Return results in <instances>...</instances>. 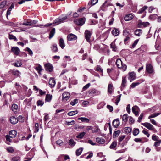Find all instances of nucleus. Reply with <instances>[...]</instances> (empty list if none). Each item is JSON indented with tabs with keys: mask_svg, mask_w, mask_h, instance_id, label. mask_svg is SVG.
<instances>
[{
	"mask_svg": "<svg viewBox=\"0 0 161 161\" xmlns=\"http://www.w3.org/2000/svg\"><path fill=\"white\" fill-rule=\"evenodd\" d=\"M9 135L11 138H14L16 137L17 132L15 130H12L9 132Z\"/></svg>",
	"mask_w": 161,
	"mask_h": 161,
	"instance_id": "19",
	"label": "nucleus"
},
{
	"mask_svg": "<svg viewBox=\"0 0 161 161\" xmlns=\"http://www.w3.org/2000/svg\"><path fill=\"white\" fill-rule=\"evenodd\" d=\"M133 15L129 14L125 15L124 18V19L125 21H128L131 20L133 18Z\"/></svg>",
	"mask_w": 161,
	"mask_h": 161,
	"instance_id": "18",
	"label": "nucleus"
},
{
	"mask_svg": "<svg viewBox=\"0 0 161 161\" xmlns=\"http://www.w3.org/2000/svg\"><path fill=\"white\" fill-rule=\"evenodd\" d=\"M59 45L62 49H63L65 47V44L63 39L62 38H60L59 41Z\"/></svg>",
	"mask_w": 161,
	"mask_h": 161,
	"instance_id": "26",
	"label": "nucleus"
},
{
	"mask_svg": "<svg viewBox=\"0 0 161 161\" xmlns=\"http://www.w3.org/2000/svg\"><path fill=\"white\" fill-rule=\"evenodd\" d=\"M51 49L53 52H57L58 51L57 45L56 44H53L51 47Z\"/></svg>",
	"mask_w": 161,
	"mask_h": 161,
	"instance_id": "21",
	"label": "nucleus"
},
{
	"mask_svg": "<svg viewBox=\"0 0 161 161\" xmlns=\"http://www.w3.org/2000/svg\"><path fill=\"white\" fill-rule=\"evenodd\" d=\"M128 119V115L127 114H124L122 117V120L124 122H126Z\"/></svg>",
	"mask_w": 161,
	"mask_h": 161,
	"instance_id": "46",
	"label": "nucleus"
},
{
	"mask_svg": "<svg viewBox=\"0 0 161 161\" xmlns=\"http://www.w3.org/2000/svg\"><path fill=\"white\" fill-rule=\"evenodd\" d=\"M11 50L16 55H18L20 52L19 48L16 47H12Z\"/></svg>",
	"mask_w": 161,
	"mask_h": 161,
	"instance_id": "11",
	"label": "nucleus"
},
{
	"mask_svg": "<svg viewBox=\"0 0 161 161\" xmlns=\"http://www.w3.org/2000/svg\"><path fill=\"white\" fill-rule=\"evenodd\" d=\"M56 84L55 80L53 78H50L49 82V84L51 88L53 87Z\"/></svg>",
	"mask_w": 161,
	"mask_h": 161,
	"instance_id": "16",
	"label": "nucleus"
},
{
	"mask_svg": "<svg viewBox=\"0 0 161 161\" xmlns=\"http://www.w3.org/2000/svg\"><path fill=\"white\" fill-rule=\"evenodd\" d=\"M110 5H111V4L109 3H108L107 1H106L103 4L102 7L104 8H106L107 7Z\"/></svg>",
	"mask_w": 161,
	"mask_h": 161,
	"instance_id": "52",
	"label": "nucleus"
},
{
	"mask_svg": "<svg viewBox=\"0 0 161 161\" xmlns=\"http://www.w3.org/2000/svg\"><path fill=\"white\" fill-rule=\"evenodd\" d=\"M23 25H31V20H28L27 22L24 21L23 23Z\"/></svg>",
	"mask_w": 161,
	"mask_h": 161,
	"instance_id": "49",
	"label": "nucleus"
},
{
	"mask_svg": "<svg viewBox=\"0 0 161 161\" xmlns=\"http://www.w3.org/2000/svg\"><path fill=\"white\" fill-rule=\"evenodd\" d=\"M125 136V135H122L120 136L118 139L119 144H120V142L124 139Z\"/></svg>",
	"mask_w": 161,
	"mask_h": 161,
	"instance_id": "55",
	"label": "nucleus"
},
{
	"mask_svg": "<svg viewBox=\"0 0 161 161\" xmlns=\"http://www.w3.org/2000/svg\"><path fill=\"white\" fill-rule=\"evenodd\" d=\"M123 35L125 37L124 39L125 43H126L127 41H129L131 36V35L129 31L126 30H124L123 31Z\"/></svg>",
	"mask_w": 161,
	"mask_h": 161,
	"instance_id": "2",
	"label": "nucleus"
},
{
	"mask_svg": "<svg viewBox=\"0 0 161 161\" xmlns=\"http://www.w3.org/2000/svg\"><path fill=\"white\" fill-rule=\"evenodd\" d=\"M119 119H116L114 120L113 122V126L115 127H117L119 125Z\"/></svg>",
	"mask_w": 161,
	"mask_h": 161,
	"instance_id": "20",
	"label": "nucleus"
},
{
	"mask_svg": "<svg viewBox=\"0 0 161 161\" xmlns=\"http://www.w3.org/2000/svg\"><path fill=\"white\" fill-rule=\"evenodd\" d=\"M161 143V140L158 139L157 141H156L154 144V146L157 147L160 145Z\"/></svg>",
	"mask_w": 161,
	"mask_h": 161,
	"instance_id": "43",
	"label": "nucleus"
},
{
	"mask_svg": "<svg viewBox=\"0 0 161 161\" xmlns=\"http://www.w3.org/2000/svg\"><path fill=\"white\" fill-rule=\"evenodd\" d=\"M105 105V103L103 102L100 103L97 106V109H100L102 108Z\"/></svg>",
	"mask_w": 161,
	"mask_h": 161,
	"instance_id": "45",
	"label": "nucleus"
},
{
	"mask_svg": "<svg viewBox=\"0 0 161 161\" xmlns=\"http://www.w3.org/2000/svg\"><path fill=\"white\" fill-rule=\"evenodd\" d=\"M7 149L8 152L10 153H12L14 151L13 147H8Z\"/></svg>",
	"mask_w": 161,
	"mask_h": 161,
	"instance_id": "63",
	"label": "nucleus"
},
{
	"mask_svg": "<svg viewBox=\"0 0 161 161\" xmlns=\"http://www.w3.org/2000/svg\"><path fill=\"white\" fill-rule=\"evenodd\" d=\"M12 73L13 75L17 77L19 76V75L21 74V73L18 70H13L12 71Z\"/></svg>",
	"mask_w": 161,
	"mask_h": 161,
	"instance_id": "31",
	"label": "nucleus"
},
{
	"mask_svg": "<svg viewBox=\"0 0 161 161\" xmlns=\"http://www.w3.org/2000/svg\"><path fill=\"white\" fill-rule=\"evenodd\" d=\"M139 132V130L138 129H135L133 131V135L134 136L137 135Z\"/></svg>",
	"mask_w": 161,
	"mask_h": 161,
	"instance_id": "48",
	"label": "nucleus"
},
{
	"mask_svg": "<svg viewBox=\"0 0 161 161\" xmlns=\"http://www.w3.org/2000/svg\"><path fill=\"white\" fill-rule=\"evenodd\" d=\"M55 28H53L51 30L49 33V38L50 39L51 38L54 36L55 33Z\"/></svg>",
	"mask_w": 161,
	"mask_h": 161,
	"instance_id": "27",
	"label": "nucleus"
},
{
	"mask_svg": "<svg viewBox=\"0 0 161 161\" xmlns=\"http://www.w3.org/2000/svg\"><path fill=\"white\" fill-rule=\"evenodd\" d=\"M158 137L157 136L153 134L152 136V139L154 141H157L159 139Z\"/></svg>",
	"mask_w": 161,
	"mask_h": 161,
	"instance_id": "60",
	"label": "nucleus"
},
{
	"mask_svg": "<svg viewBox=\"0 0 161 161\" xmlns=\"http://www.w3.org/2000/svg\"><path fill=\"white\" fill-rule=\"evenodd\" d=\"M37 104L38 106H42L44 104V102L42 101V100H39L37 101Z\"/></svg>",
	"mask_w": 161,
	"mask_h": 161,
	"instance_id": "54",
	"label": "nucleus"
},
{
	"mask_svg": "<svg viewBox=\"0 0 161 161\" xmlns=\"http://www.w3.org/2000/svg\"><path fill=\"white\" fill-rule=\"evenodd\" d=\"M83 148H80L77 149L76 151V154L77 156H79L80 155L82 151Z\"/></svg>",
	"mask_w": 161,
	"mask_h": 161,
	"instance_id": "35",
	"label": "nucleus"
},
{
	"mask_svg": "<svg viewBox=\"0 0 161 161\" xmlns=\"http://www.w3.org/2000/svg\"><path fill=\"white\" fill-rule=\"evenodd\" d=\"M7 2L6 1H3L0 3V9L3 8L4 6L6 5Z\"/></svg>",
	"mask_w": 161,
	"mask_h": 161,
	"instance_id": "47",
	"label": "nucleus"
},
{
	"mask_svg": "<svg viewBox=\"0 0 161 161\" xmlns=\"http://www.w3.org/2000/svg\"><path fill=\"white\" fill-rule=\"evenodd\" d=\"M86 134V133L84 132H82L76 136V138L79 139H82V138L85 134Z\"/></svg>",
	"mask_w": 161,
	"mask_h": 161,
	"instance_id": "34",
	"label": "nucleus"
},
{
	"mask_svg": "<svg viewBox=\"0 0 161 161\" xmlns=\"http://www.w3.org/2000/svg\"><path fill=\"white\" fill-rule=\"evenodd\" d=\"M112 33L113 35L116 36L119 35V31L118 29L114 28L113 29Z\"/></svg>",
	"mask_w": 161,
	"mask_h": 161,
	"instance_id": "22",
	"label": "nucleus"
},
{
	"mask_svg": "<svg viewBox=\"0 0 161 161\" xmlns=\"http://www.w3.org/2000/svg\"><path fill=\"white\" fill-rule=\"evenodd\" d=\"M20 158L19 157H14L12 159V161H19Z\"/></svg>",
	"mask_w": 161,
	"mask_h": 161,
	"instance_id": "64",
	"label": "nucleus"
},
{
	"mask_svg": "<svg viewBox=\"0 0 161 161\" xmlns=\"http://www.w3.org/2000/svg\"><path fill=\"white\" fill-rule=\"evenodd\" d=\"M78 119L80 120L82 122L89 123V120L88 119L85 117L79 118H78Z\"/></svg>",
	"mask_w": 161,
	"mask_h": 161,
	"instance_id": "28",
	"label": "nucleus"
},
{
	"mask_svg": "<svg viewBox=\"0 0 161 161\" xmlns=\"http://www.w3.org/2000/svg\"><path fill=\"white\" fill-rule=\"evenodd\" d=\"M135 35L137 36H140L142 34V32L141 29H136L134 32Z\"/></svg>",
	"mask_w": 161,
	"mask_h": 161,
	"instance_id": "23",
	"label": "nucleus"
},
{
	"mask_svg": "<svg viewBox=\"0 0 161 161\" xmlns=\"http://www.w3.org/2000/svg\"><path fill=\"white\" fill-rule=\"evenodd\" d=\"M96 140L97 143L101 144H103L105 142L104 140L102 138L97 137L96 138Z\"/></svg>",
	"mask_w": 161,
	"mask_h": 161,
	"instance_id": "24",
	"label": "nucleus"
},
{
	"mask_svg": "<svg viewBox=\"0 0 161 161\" xmlns=\"http://www.w3.org/2000/svg\"><path fill=\"white\" fill-rule=\"evenodd\" d=\"M90 94L94 95H99L100 94V92L95 89H93L89 91Z\"/></svg>",
	"mask_w": 161,
	"mask_h": 161,
	"instance_id": "9",
	"label": "nucleus"
},
{
	"mask_svg": "<svg viewBox=\"0 0 161 161\" xmlns=\"http://www.w3.org/2000/svg\"><path fill=\"white\" fill-rule=\"evenodd\" d=\"M131 128L130 127H127L125 128V131L127 134H129L131 131Z\"/></svg>",
	"mask_w": 161,
	"mask_h": 161,
	"instance_id": "44",
	"label": "nucleus"
},
{
	"mask_svg": "<svg viewBox=\"0 0 161 161\" xmlns=\"http://www.w3.org/2000/svg\"><path fill=\"white\" fill-rule=\"evenodd\" d=\"M120 131L119 130H118L115 131L113 134V138H116L120 134Z\"/></svg>",
	"mask_w": 161,
	"mask_h": 161,
	"instance_id": "40",
	"label": "nucleus"
},
{
	"mask_svg": "<svg viewBox=\"0 0 161 161\" xmlns=\"http://www.w3.org/2000/svg\"><path fill=\"white\" fill-rule=\"evenodd\" d=\"M132 111L136 116L138 115L139 108L136 106H135L132 108Z\"/></svg>",
	"mask_w": 161,
	"mask_h": 161,
	"instance_id": "14",
	"label": "nucleus"
},
{
	"mask_svg": "<svg viewBox=\"0 0 161 161\" xmlns=\"http://www.w3.org/2000/svg\"><path fill=\"white\" fill-rule=\"evenodd\" d=\"M70 97V93L68 92H65L62 94V100L63 101H67Z\"/></svg>",
	"mask_w": 161,
	"mask_h": 161,
	"instance_id": "5",
	"label": "nucleus"
},
{
	"mask_svg": "<svg viewBox=\"0 0 161 161\" xmlns=\"http://www.w3.org/2000/svg\"><path fill=\"white\" fill-rule=\"evenodd\" d=\"M142 133L146 135L147 137H149L150 136V134L148 133V130H144L142 131Z\"/></svg>",
	"mask_w": 161,
	"mask_h": 161,
	"instance_id": "58",
	"label": "nucleus"
},
{
	"mask_svg": "<svg viewBox=\"0 0 161 161\" xmlns=\"http://www.w3.org/2000/svg\"><path fill=\"white\" fill-rule=\"evenodd\" d=\"M116 64L118 68L122 69L124 71L126 69L127 66L122 64V61L120 59L118 58L116 60Z\"/></svg>",
	"mask_w": 161,
	"mask_h": 161,
	"instance_id": "1",
	"label": "nucleus"
},
{
	"mask_svg": "<svg viewBox=\"0 0 161 161\" xmlns=\"http://www.w3.org/2000/svg\"><path fill=\"white\" fill-rule=\"evenodd\" d=\"M92 35V33L88 30H86L85 32V37L86 41L90 42V37Z\"/></svg>",
	"mask_w": 161,
	"mask_h": 161,
	"instance_id": "4",
	"label": "nucleus"
},
{
	"mask_svg": "<svg viewBox=\"0 0 161 161\" xmlns=\"http://www.w3.org/2000/svg\"><path fill=\"white\" fill-rule=\"evenodd\" d=\"M52 97V95L50 94H47L46 96V100L47 102H49L51 100Z\"/></svg>",
	"mask_w": 161,
	"mask_h": 161,
	"instance_id": "42",
	"label": "nucleus"
},
{
	"mask_svg": "<svg viewBox=\"0 0 161 161\" xmlns=\"http://www.w3.org/2000/svg\"><path fill=\"white\" fill-rule=\"evenodd\" d=\"M25 49L28 52V53L31 56H32L33 52L31 49H30L29 47H27Z\"/></svg>",
	"mask_w": 161,
	"mask_h": 161,
	"instance_id": "56",
	"label": "nucleus"
},
{
	"mask_svg": "<svg viewBox=\"0 0 161 161\" xmlns=\"http://www.w3.org/2000/svg\"><path fill=\"white\" fill-rule=\"evenodd\" d=\"M146 69L147 71L149 73H152L153 70V67L150 64H146Z\"/></svg>",
	"mask_w": 161,
	"mask_h": 161,
	"instance_id": "8",
	"label": "nucleus"
},
{
	"mask_svg": "<svg viewBox=\"0 0 161 161\" xmlns=\"http://www.w3.org/2000/svg\"><path fill=\"white\" fill-rule=\"evenodd\" d=\"M99 128L97 126L94 127L93 129L92 130V131L93 133H96L97 132Z\"/></svg>",
	"mask_w": 161,
	"mask_h": 161,
	"instance_id": "62",
	"label": "nucleus"
},
{
	"mask_svg": "<svg viewBox=\"0 0 161 161\" xmlns=\"http://www.w3.org/2000/svg\"><path fill=\"white\" fill-rule=\"evenodd\" d=\"M142 124L143 126H144L145 127L147 128L148 129H149V130H154L153 126L152 125H151V124L149 123L146 122L145 123H142Z\"/></svg>",
	"mask_w": 161,
	"mask_h": 161,
	"instance_id": "6",
	"label": "nucleus"
},
{
	"mask_svg": "<svg viewBox=\"0 0 161 161\" xmlns=\"http://www.w3.org/2000/svg\"><path fill=\"white\" fill-rule=\"evenodd\" d=\"M110 47L112 49L113 51H115L117 49V47L115 45L114 41L112 42L110 44Z\"/></svg>",
	"mask_w": 161,
	"mask_h": 161,
	"instance_id": "29",
	"label": "nucleus"
},
{
	"mask_svg": "<svg viewBox=\"0 0 161 161\" xmlns=\"http://www.w3.org/2000/svg\"><path fill=\"white\" fill-rule=\"evenodd\" d=\"M85 21V19L84 18L76 19L74 20V22L75 24L81 26L84 24Z\"/></svg>",
	"mask_w": 161,
	"mask_h": 161,
	"instance_id": "3",
	"label": "nucleus"
},
{
	"mask_svg": "<svg viewBox=\"0 0 161 161\" xmlns=\"http://www.w3.org/2000/svg\"><path fill=\"white\" fill-rule=\"evenodd\" d=\"M66 125H74L75 124V122L74 121V120H72L70 122H68V121H66Z\"/></svg>",
	"mask_w": 161,
	"mask_h": 161,
	"instance_id": "61",
	"label": "nucleus"
},
{
	"mask_svg": "<svg viewBox=\"0 0 161 161\" xmlns=\"http://www.w3.org/2000/svg\"><path fill=\"white\" fill-rule=\"evenodd\" d=\"M78 113L77 110H75L69 112L67 114L69 116H72Z\"/></svg>",
	"mask_w": 161,
	"mask_h": 161,
	"instance_id": "33",
	"label": "nucleus"
},
{
	"mask_svg": "<svg viewBox=\"0 0 161 161\" xmlns=\"http://www.w3.org/2000/svg\"><path fill=\"white\" fill-rule=\"evenodd\" d=\"M69 145L71 146L72 147L74 146L75 144V142L73 139H71L69 141Z\"/></svg>",
	"mask_w": 161,
	"mask_h": 161,
	"instance_id": "41",
	"label": "nucleus"
},
{
	"mask_svg": "<svg viewBox=\"0 0 161 161\" xmlns=\"http://www.w3.org/2000/svg\"><path fill=\"white\" fill-rule=\"evenodd\" d=\"M45 69L46 70L51 72L53 70V67L52 64L50 63H47L45 65Z\"/></svg>",
	"mask_w": 161,
	"mask_h": 161,
	"instance_id": "12",
	"label": "nucleus"
},
{
	"mask_svg": "<svg viewBox=\"0 0 161 161\" xmlns=\"http://www.w3.org/2000/svg\"><path fill=\"white\" fill-rule=\"evenodd\" d=\"M36 69L37 71L39 74H40L41 71L42 70L41 66L39 65L36 68Z\"/></svg>",
	"mask_w": 161,
	"mask_h": 161,
	"instance_id": "50",
	"label": "nucleus"
},
{
	"mask_svg": "<svg viewBox=\"0 0 161 161\" xmlns=\"http://www.w3.org/2000/svg\"><path fill=\"white\" fill-rule=\"evenodd\" d=\"M121 96V94L119 95L118 96V97H117L116 98L115 103L116 105H118V103L120 101Z\"/></svg>",
	"mask_w": 161,
	"mask_h": 161,
	"instance_id": "53",
	"label": "nucleus"
},
{
	"mask_svg": "<svg viewBox=\"0 0 161 161\" xmlns=\"http://www.w3.org/2000/svg\"><path fill=\"white\" fill-rule=\"evenodd\" d=\"M113 89V86L111 83L109 84L108 88V93L111 94Z\"/></svg>",
	"mask_w": 161,
	"mask_h": 161,
	"instance_id": "25",
	"label": "nucleus"
},
{
	"mask_svg": "<svg viewBox=\"0 0 161 161\" xmlns=\"http://www.w3.org/2000/svg\"><path fill=\"white\" fill-rule=\"evenodd\" d=\"M160 114H161V113H155L154 114H152L150 116H149L148 119H150L152 118H154L155 117H157L158 115H159Z\"/></svg>",
	"mask_w": 161,
	"mask_h": 161,
	"instance_id": "38",
	"label": "nucleus"
},
{
	"mask_svg": "<svg viewBox=\"0 0 161 161\" xmlns=\"http://www.w3.org/2000/svg\"><path fill=\"white\" fill-rule=\"evenodd\" d=\"M18 108V106L15 104H13L12 106V111L15 112L16 111L17 109Z\"/></svg>",
	"mask_w": 161,
	"mask_h": 161,
	"instance_id": "36",
	"label": "nucleus"
},
{
	"mask_svg": "<svg viewBox=\"0 0 161 161\" xmlns=\"http://www.w3.org/2000/svg\"><path fill=\"white\" fill-rule=\"evenodd\" d=\"M96 70L99 72H103V69L99 65H97V66Z\"/></svg>",
	"mask_w": 161,
	"mask_h": 161,
	"instance_id": "57",
	"label": "nucleus"
},
{
	"mask_svg": "<svg viewBox=\"0 0 161 161\" xmlns=\"http://www.w3.org/2000/svg\"><path fill=\"white\" fill-rule=\"evenodd\" d=\"M129 76L128 77V78L130 80V82H131L132 80H135L136 78V75L134 72L129 73Z\"/></svg>",
	"mask_w": 161,
	"mask_h": 161,
	"instance_id": "10",
	"label": "nucleus"
},
{
	"mask_svg": "<svg viewBox=\"0 0 161 161\" xmlns=\"http://www.w3.org/2000/svg\"><path fill=\"white\" fill-rule=\"evenodd\" d=\"M10 121L12 124H15L18 121V119L14 116H12L10 118Z\"/></svg>",
	"mask_w": 161,
	"mask_h": 161,
	"instance_id": "17",
	"label": "nucleus"
},
{
	"mask_svg": "<svg viewBox=\"0 0 161 161\" xmlns=\"http://www.w3.org/2000/svg\"><path fill=\"white\" fill-rule=\"evenodd\" d=\"M147 7L146 6H144L143 7H142L141 9L139 10L137 13L139 14H141L143 13L144 12V11L147 9Z\"/></svg>",
	"mask_w": 161,
	"mask_h": 161,
	"instance_id": "39",
	"label": "nucleus"
},
{
	"mask_svg": "<svg viewBox=\"0 0 161 161\" xmlns=\"http://www.w3.org/2000/svg\"><path fill=\"white\" fill-rule=\"evenodd\" d=\"M98 1V0H91L88 3L87 6V8H89L92 6L95 5Z\"/></svg>",
	"mask_w": 161,
	"mask_h": 161,
	"instance_id": "15",
	"label": "nucleus"
},
{
	"mask_svg": "<svg viewBox=\"0 0 161 161\" xmlns=\"http://www.w3.org/2000/svg\"><path fill=\"white\" fill-rule=\"evenodd\" d=\"M126 83V77L123 76L122 77V86L123 87H125Z\"/></svg>",
	"mask_w": 161,
	"mask_h": 161,
	"instance_id": "32",
	"label": "nucleus"
},
{
	"mask_svg": "<svg viewBox=\"0 0 161 161\" xmlns=\"http://www.w3.org/2000/svg\"><path fill=\"white\" fill-rule=\"evenodd\" d=\"M117 142L116 141H114L110 146L109 148L111 149H114L117 146Z\"/></svg>",
	"mask_w": 161,
	"mask_h": 161,
	"instance_id": "30",
	"label": "nucleus"
},
{
	"mask_svg": "<svg viewBox=\"0 0 161 161\" xmlns=\"http://www.w3.org/2000/svg\"><path fill=\"white\" fill-rule=\"evenodd\" d=\"M67 39L69 41H74L77 39L76 36L72 34H70L68 35L67 37Z\"/></svg>",
	"mask_w": 161,
	"mask_h": 161,
	"instance_id": "13",
	"label": "nucleus"
},
{
	"mask_svg": "<svg viewBox=\"0 0 161 161\" xmlns=\"http://www.w3.org/2000/svg\"><path fill=\"white\" fill-rule=\"evenodd\" d=\"M78 100L77 99H75L73 101L71 102L70 104L72 106L75 105L78 103Z\"/></svg>",
	"mask_w": 161,
	"mask_h": 161,
	"instance_id": "51",
	"label": "nucleus"
},
{
	"mask_svg": "<svg viewBox=\"0 0 161 161\" xmlns=\"http://www.w3.org/2000/svg\"><path fill=\"white\" fill-rule=\"evenodd\" d=\"M14 65L17 67L20 66L22 64L20 60L18 61L15 63H14Z\"/></svg>",
	"mask_w": 161,
	"mask_h": 161,
	"instance_id": "37",
	"label": "nucleus"
},
{
	"mask_svg": "<svg viewBox=\"0 0 161 161\" xmlns=\"http://www.w3.org/2000/svg\"><path fill=\"white\" fill-rule=\"evenodd\" d=\"M54 23L56 25H58L61 23L60 18H57L54 21Z\"/></svg>",
	"mask_w": 161,
	"mask_h": 161,
	"instance_id": "59",
	"label": "nucleus"
},
{
	"mask_svg": "<svg viewBox=\"0 0 161 161\" xmlns=\"http://www.w3.org/2000/svg\"><path fill=\"white\" fill-rule=\"evenodd\" d=\"M149 23L148 22H142L140 21L138 23V26L140 27H145L149 26Z\"/></svg>",
	"mask_w": 161,
	"mask_h": 161,
	"instance_id": "7",
	"label": "nucleus"
}]
</instances>
